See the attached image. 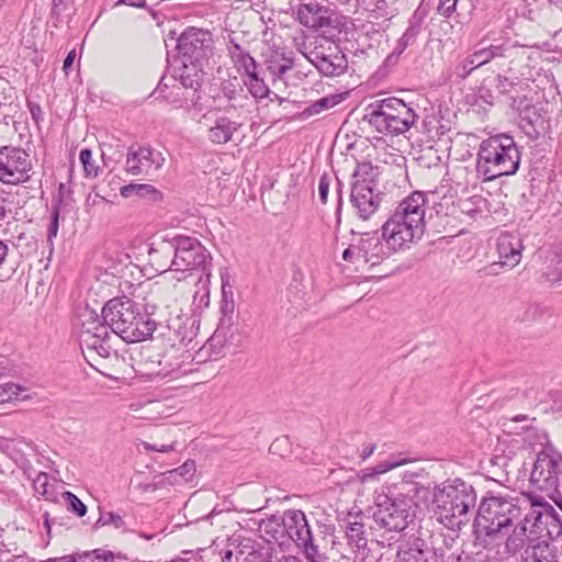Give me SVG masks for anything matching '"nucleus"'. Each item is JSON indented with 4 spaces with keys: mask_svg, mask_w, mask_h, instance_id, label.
<instances>
[{
    "mask_svg": "<svg viewBox=\"0 0 562 562\" xmlns=\"http://www.w3.org/2000/svg\"><path fill=\"white\" fill-rule=\"evenodd\" d=\"M176 236L154 241L148 250L149 262L159 273L175 271Z\"/></svg>",
    "mask_w": 562,
    "mask_h": 562,
    "instance_id": "a211bd4d",
    "label": "nucleus"
},
{
    "mask_svg": "<svg viewBox=\"0 0 562 562\" xmlns=\"http://www.w3.org/2000/svg\"><path fill=\"white\" fill-rule=\"evenodd\" d=\"M445 549L437 547L432 536H412L397 550L398 562H442Z\"/></svg>",
    "mask_w": 562,
    "mask_h": 562,
    "instance_id": "4468645a",
    "label": "nucleus"
},
{
    "mask_svg": "<svg viewBox=\"0 0 562 562\" xmlns=\"http://www.w3.org/2000/svg\"><path fill=\"white\" fill-rule=\"evenodd\" d=\"M392 248L385 243L382 235L378 232L363 233L357 243V260L379 265L384 258L389 257Z\"/></svg>",
    "mask_w": 562,
    "mask_h": 562,
    "instance_id": "f3484780",
    "label": "nucleus"
},
{
    "mask_svg": "<svg viewBox=\"0 0 562 562\" xmlns=\"http://www.w3.org/2000/svg\"><path fill=\"white\" fill-rule=\"evenodd\" d=\"M488 64L486 56L476 45L474 50L458 59L453 74L459 80H465L475 69Z\"/></svg>",
    "mask_w": 562,
    "mask_h": 562,
    "instance_id": "393cba45",
    "label": "nucleus"
},
{
    "mask_svg": "<svg viewBox=\"0 0 562 562\" xmlns=\"http://www.w3.org/2000/svg\"><path fill=\"white\" fill-rule=\"evenodd\" d=\"M426 474L420 471V472H404L403 475H402V479L400 482L397 483H394L392 486H404V485H409V483H416V482H419V481H423V479H425Z\"/></svg>",
    "mask_w": 562,
    "mask_h": 562,
    "instance_id": "6e6d98bb",
    "label": "nucleus"
},
{
    "mask_svg": "<svg viewBox=\"0 0 562 562\" xmlns=\"http://www.w3.org/2000/svg\"><path fill=\"white\" fill-rule=\"evenodd\" d=\"M310 63L326 77H338L348 69V59L335 40L316 37L304 54Z\"/></svg>",
    "mask_w": 562,
    "mask_h": 562,
    "instance_id": "1a4fd4ad",
    "label": "nucleus"
},
{
    "mask_svg": "<svg viewBox=\"0 0 562 562\" xmlns=\"http://www.w3.org/2000/svg\"><path fill=\"white\" fill-rule=\"evenodd\" d=\"M228 55L239 72L245 68L249 69L252 64L257 63L241 45H234L232 48H228Z\"/></svg>",
    "mask_w": 562,
    "mask_h": 562,
    "instance_id": "e433bc0d",
    "label": "nucleus"
},
{
    "mask_svg": "<svg viewBox=\"0 0 562 562\" xmlns=\"http://www.w3.org/2000/svg\"><path fill=\"white\" fill-rule=\"evenodd\" d=\"M338 102H339L338 95H327V97L321 98L317 101L310 104L307 108H305L303 114H305L306 116L317 115L321 112L335 106L336 104H338Z\"/></svg>",
    "mask_w": 562,
    "mask_h": 562,
    "instance_id": "ea45409f",
    "label": "nucleus"
},
{
    "mask_svg": "<svg viewBox=\"0 0 562 562\" xmlns=\"http://www.w3.org/2000/svg\"><path fill=\"white\" fill-rule=\"evenodd\" d=\"M485 103L490 106L494 104V95L492 91L485 87H481L477 91V94L475 97V103Z\"/></svg>",
    "mask_w": 562,
    "mask_h": 562,
    "instance_id": "e2e57ef3",
    "label": "nucleus"
},
{
    "mask_svg": "<svg viewBox=\"0 0 562 562\" xmlns=\"http://www.w3.org/2000/svg\"><path fill=\"white\" fill-rule=\"evenodd\" d=\"M426 196L415 191L402 200L392 216L382 226V236L393 251L423 237L425 232Z\"/></svg>",
    "mask_w": 562,
    "mask_h": 562,
    "instance_id": "7ed1b4c3",
    "label": "nucleus"
},
{
    "mask_svg": "<svg viewBox=\"0 0 562 562\" xmlns=\"http://www.w3.org/2000/svg\"><path fill=\"white\" fill-rule=\"evenodd\" d=\"M243 74L246 76V78L244 79V81H256V80H260L262 79L260 76H259V72H258V64L255 63L252 64L250 67H249V70L248 68H245L244 70H241Z\"/></svg>",
    "mask_w": 562,
    "mask_h": 562,
    "instance_id": "69168bd1",
    "label": "nucleus"
},
{
    "mask_svg": "<svg viewBox=\"0 0 562 562\" xmlns=\"http://www.w3.org/2000/svg\"><path fill=\"white\" fill-rule=\"evenodd\" d=\"M221 91L224 93V98H226L234 111L246 108L250 102V99L244 88L232 81H224L221 85Z\"/></svg>",
    "mask_w": 562,
    "mask_h": 562,
    "instance_id": "c85d7f7f",
    "label": "nucleus"
},
{
    "mask_svg": "<svg viewBox=\"0 0 562 562\" xmlns=\"http://www.w3.org/2000/svg\"><path fill=\"white\" fill-rule=\"evenodd\" d=\"M530 521L529 515L525 517V520H520L514 524V528L510 533L507 532L505 535L504 541V553L514 557L517 553H521L525 548L528 546L530 538H535L532 536V531L527 535V526L526 522Z\"/></svg>",
    "mask_w": 562,
    "mask_h": 562,
    "instance_id": "5701e85b",
    "label": "nucleus"
},
{
    "mask_svg": "<svg viewBox=\"0 0 562 562\" xmlns=\"http://www.w3.org/2000/svg\"><path fill=\"white\" fill-rule=\"evenodd\" d=\"M458 206L463 214H467L473 220L484 217L490 213L487 199L480 194L460 199Z\"/></svg>",
    "mask_w": 562,
    "mask_h": 562,
    "instance_id": "cd10ccee",
    "label": "nucleus"
},
{
    "mask_svg": "<svg viewBox=\"0 0 562 562\" xmlns=\"http://www.w3.org/2000/svg\"><path fill=\"white\" fill-rule=\"evenodd\" d=\"M165 157L148 145H132L126 155V171L133 176H148L153 170L160 169Z\"/></svg>",
    "mask_w": 562,
    "mask_h": 562,
    "instance_id": "2eb2a0df",
    "label": "nucleus"
},
{
    "mask_svg": "<svg viewBox=\"0 0 562 562\" xmlns=\"http://www.w3.org/2000/svg\"><path fill=\"white\" fill-rule=\"evenodd\" d=\"M282 525L289 538L303 550L308 560L314 562L318 548L314 543L305 514L300 509H288L282 515Z\"/></svg>",
    "mask_w": 562,
    "mask_h": 562,
    "instance_id": "ddd939ff",
    "label": "nucleus"
},
{
    "mask_svg": "<svg viewBox=\"0 0 562 562\" xmlns=\"http://www.w3.org/2000/svg\"><path fill=\"white\" fill-rule=\"evenodd\" d=\"M270 453L278 454L281 458L285 457V452L289 451V440L286 437L276 439L269 448Z\"/></svg>",
    "mask_w": 562,
    "mask_h": 562,
    "instance_id": "5fc2aeb1",
    "label": "nucleus"
},
{
    "mask_svg": "<svg viewBox=\"0 0 562 562\" xmlns=\"http://www.w3.org/2000/svg\"><path fill=\"white\" fill-rule=\"evenodd\" d=\"M103 526H113L116 529L124 527L123 518L113 512H101L98 520L94 524V528H100Z\"/></svg>",
    "mask_w": 562,
    "mask_h": 562,
    "instance_id": "c03bdc74",
    "label": "nucleus"
},
{
    "mask_svg": "<svg viewBox=\"0 0 562 562\" xmlns=\"http://www.w3.org/2000/svg\"><path fill=\"white\" fill-rule=\"evenodd\" d=\"M81 344L88 349L94 350L100 357L109 358L111 353V346L106 340H97L90 333L81 334Z\"/></svg>",
    "mask_w": 562,
    "mask_h": 562,
    "instance_id": "4c0bfd02",
    "label": "nucleus"
},
{
    "mask_svg": "<svg viewBox=\"0 0 562 562\" xmlns=\"http://www.w3.org/2000/svg\"><path fill=\"white\" fill-rule=\"evenodd\" d=\"M27 106H29L31 116L35 122H38L40 120L43 119V112H42V108L40 106V104L34 103V102H27Z\"/></svg>",
    "mask_w": 562,
    "mask_h": 562,
    "instance_id": "774afa93",
    "label": "nucleus"
},
{
    "mask_svg": "<svg viewBox=\"0 0 562 562\" xmlns=\"http://www.w3.org/2000/svg\"><path fill=\"white\" fill-rule=\"evenodd\" d=\"M316 31H322L323 35L321 37H328V40H334L336 36L340 34L347 35L349 30V21L348 18L338 13L330 8H327V13H324L321 16L319 23L317 25Z\"/></svg>",
    "mask_w": 562,
    "mask_h": 562,
    "instance_id": "b1692460",
    "label": "nucleus"
},
{
    "mask_svg": "<svg viewBox=\"0 0 562 562\" xmlns=\"http://www.w3.org/2000/svg\"><path fill=\"white\" fill-rule=\"evenodd\" d=\"M171 473H178L184 481H190L195 473V462L192 460L186 461L181 467L173 470Z\"/></svg>",
    "mask_w": 562,
    "mask_h": 562,
    "instance_id": "13d9d810",
    "label": "nucleus"
},
{
    "mask_svg": "<svg viewBox=\"0 0 562 562\" xmlns=\"http://www.w3.org/2000/svg\"><path fill=\"white\" fill-rule=\"evenodd\" d=\"M417 117L415 111L403 100L387 98L369 104L362 121L381 134L400 135L407 132Z\"/></svg>",
    "mask_w": 562,
    "mask_h": 562,
    "instance_id": "0eeeda50",
    "label": "nucleus"
},
{
    "mask_svg": "<svg viewBox=\"0 0 562 562\" xmlns=\"http://www.w3.org/2000/svg\"><path fill=\"white\" fill-rule=\"evenodd\" d=\"M540 510H533L529 518H533L536 522H540L542 524V519L544 520H549V518H551V516H558L559 514L557 513V510L553 508V506L551 504H549L547 501L543 502V505L542 507H539Z\"/></svg>",
    "mask_w": 562,
    "mask_h": 562,
    "instance_id": "3c124183",
    "label": "nucleus"
},
{
    "mask_svg": "<svg viewBox=\"0 0 562 562\" xmlns=\"http://www.w3.org/2000/svg\"><path fill=\"white\" fill-rule=\"evenodd\" d=\"M496 249L502 266L512 269L520 262L522 241L517 235L501 234L497 238Z\"/></svg>",
    "mask_w": 562,
    "mask_h": 562,
    "instance_id": "412c9836",
    "label": "nucleus"
},
{
    "mask_svg": "<svg viewBox=\"0 0 562 562\" xmlns=\"http://www.w3.org/2000/svg\"><path fill=\"white\" fill-rule=\"evenodd\" d=\"M190 359L191 355H186L172 345L164 353H160L157 378H177L188 373L191 369H187L186 364H189Z\"/></svg>",
    "mask_w": 562,
    "mask_h": 562,
    "instance_id": "aec40b11",
    "label": "nucleus"
},
{
    "mask_svg": "<svg viewBox=\"0 0 562 562\" xmlns=\"http://www.w3.org/2000/svg\"><path fill=\"white\" fill-rule=\"evenodd\" d=\"M387 490L386 494L392 497L406 498L411 502V506L417 501L427 499L429 495V488L424 485L423 481L404 486H391Z\"/></svg>",
    "mask_w": 562,
    "mask_h": 562,
    "instance_id": "bb28decb",
    "label": "nucleus"
},
{
    "mask_svg": "<svg viewBox=\"0 0 562 562\" xmlns=\"http://www.w3.org/2000/svg\"><path fill=\"white\" fill-rule=\"evenodd\" d=\"M476 498L474 487L461 479L435 487L434 502L438 520L449 529H461L470 521Z\"/></svg>",
    "mask_w": 562,
    "mask_h": 562,
    "instance_id": "39448f33",
    "label": "nucleus"
},
{
    "mask_svg": "<svg viewBox=\"0 0 562 562\" xmlns=\"http://www.w3.org/2000/svg\"><path fill=\"white\" fill-rule=\"evenodd\" d=\"M80 162L83 166L86 177H97L99 167L92 160V151L89 148H83L79 153Z\"/></svg>",
    "mask_w": 562,
    "mask_h": 562,
    "instance_id": "49530a36",
    "label": "nucleus"
},
{
    "mask_svg": "<svg viewBox=\"0 0 562 562\" xmlns=\"http://www.w3.org/2000/svg\"><path fill=\"white\" fill-rule=\"evenodd\" d=\"M529 418L527 415H516L512 418H504L503 427L504 431L510 435H520L524 431H527L531 428L529 425L518 426L520 422H528Z\"/></svg>",
    "mask_w": 562,
    "mask_h": 562,
    "instance_id": "79ce46f5",
    "label": "nucleus"
},
{
    "mask_svg": "<svg viewBox=\"0 0 562 562\" xmlns=\"http://www.w3.org/2000/svg\"><path fill=\"white\" fill-rule=\"evenodd\" d=\"M374 168L370 162L359 164L352 173L350 202L359 218L369 220L380 207L384 193L376 190Z\"/></svg>",
    "mask_w": 562,
    "mask_h": 562,
    "instance_id": "6e6552de",
    "label": "nucleus"
},
{
    "mask_svg": "<svg viewBox=\"0 0 562 562\" xmlns=\"http://www.w3.org/2000/svg\"><path fill=\"white\" fill-rule=\"evenodd\" d=\"M101 317L112 333L127 342L145 340L157 329V322L144 307L126 296L109 300L102 308Z\"/></svg>",
    "mask_w": 562,
    "mask_h": 562,
    "instance_id": "20e7f679",
    "label": "nucleus"
},
{
    "mask_svg": "<svg viewBox=\"0 0 562 562\" xmlns=\"http://www.w3.org/2000/svg\"><path fill=\"white\" fill-rule=\"evenodd\" d=\"M330 186V178L327 173H324L319 178L318 182V196L322 204H326Z\"/></svg>",
    "mask_w": 562,
    "mask_h": 562,
    "instance_id": "bf43d9fd",
    "label": "nucleus"
},
{
    "mask_svg": "<svg viewBox=\"0 0 562 562\" xmlns=\"http://www.w3.org/2000/svg\"><path fill=\"white\" fill-rule=\"evenodd\" d=\"M357 3L370 19L389 20L397 13L395 0H357Z\"/></svg>",
    "mask_w": 562,
    "mask_h": 562,
    "instance_id": "a878e982",
    "label": "nucleus"
},
{
    "mask_svg": "<svg viewBox=\"0 0 562 562\" xmlns=\"http://www.w3.org/2000/svg\"><path fill=\"white\" fill-rule=\"evenodd\" d=\"M222 560L223 562H260V557L254 550L247 554L244 551L234 554L232 550H227Z\"/></svg>",
    "mask_w": 562,
    "mask_h": 562,
    "instance_id": "a18cd8bd",
    "label": "nucleus"
},
{
    "mask_svg": "<svg viewBox=\"0 0 562 562\" xmlns=\"http://www.w3.org/2000/svg\"><path fill=\"white\" fill-rule=\"evenodd\" d=\"M226 337L224 333L223 322L216 328L214 334L209 338L205 345L200 349V352L209 353L210 358L216 359L224 351Z\"/></svg>",
    "mask_w": 562,
    "mask_h": 562,
    "instance_id": "c9c22d12",
    "label": "nucleus"
},
{
    "mask_svg": "<svg viewBox=\"0 0 562 562\" xmlns=\"http://www.w3.org/2000/svg\"><path fill=\"white\" fill-rule=\"evenodd\" d=\"M521 498L510 493L487 492L473 520L474 546L494 550L514 524L520 521Z\"/></svg>",
    "mask_w": 562,
    "mask_h": 562,
    "instance_id": "f03ea898",
    "label": "nucleus"
},
{
    "mask_svg": "<svg viewBox=\"0 0 562 562\" xmlns=\"http://www.w3.org/2000/svg\"><path fill=\"white\" fill-rule=\"evenodd\" d=\"M420 31L422 20L416 18L411 19L406 31L397 41L393 54L401 55L408 46L413 45L416 42L417 36L420 34Z\"/></svg>",
    "mask_w": 562,
    "mask_h": 562,
    "instance_id": "f704fd0d",
    "label": "nucleus"
},
{
    "mask_svg": "<svg viewBox=\"0 0 562 562\" xmlns=\"http://www.w3.org/2000/svg\"><path fill=\"white\" fill-rule=\"evenodd\" d=\"M520 150L514 138L498 134L484 139L477 153V170L487 181L515 175L520 166Z\"/></svg>",
    "mask_w": 562,
    "mask_h": 562,
    "instance_id": "423d86ee",
    "label": "nucleus"
},
{
    "mask_svg": "<svg viewBox=\"0 0 562 562\" xmlns=\"http://www.w3.org/2000/svg\"><path fill=\"white\" fill-rule=\"evenodd\" d=\"M353 521L348 520L345 532L348 544L356 551H359L366 549L368 540L364 536L363 524L358 521L357 517H353Z\"/></svg>",
    "mask_w": 562,
    "mask_h": 562,
    "instance_id": "72a5a7b5",
    "label": "nucleus"
},
{
    "mask_svg": "<svg viewBox=\"0 0 562 562\" xmlns=\"http://www.w3.org/2000/svg\"><path fill=\"white\" fill-rule=\"evenodd\" d=\"M244 85L247 87L248 92L255 99H263L270 94V89L266 85L263 79L251 81H244Z\"/></svg>",
    "mask_w": 562,
    "mask_h": 562,
    "instance_id": "de8ad7c7",
    "label": "nucleus"
},
{
    "mask_svg": "<svg viewBox=\"0 0 562 562\" xmlns=\"http://www.w3.org/2000/svg\"><path fill=\"white\" fill-rule=\"evenodd\" d=\"M175 271H201L206 281L211 277L212 257L207 249L194 237L176 235Z\"/></svg>",
    "mask_w": 562,
    "mask_h": 562,
    "instance_id": "9d476101",
    "label": "nucleus"
},
{
    "mask_svg": "<svg viewBox=\"0 0 562 562\" xmlns=\"http://www.w3.org/2000/svg\"><path fill=\"white\" fill-rule=\"evenodd\" d=\"M408 460L405 458L391 456L389 460L380 462L373 468H367L361 470L359 473V479L362 483H366L370 480L375 479L379 474H383L390 470L406 464Z\"/></svg>",
    "mask_w": 562,
    "mask_h": 562,
    "instance_id": "7c9ffc66",
    "label": "nucleus"
},
{
    "mask_svg": "<svg viewBox=\"0 0 562 562\" xmlns=\"http://www.w3.org/2000/svg\"><path fill=\"white\" fill-rule=\"evenodd\" d=\"M63 498L68 512L76 514L78 517H83L87 514V506L72 492H64Z\"/></svg>",
    "mask_w": 562,
    "mask_h": 562,
    "instance_id": "37998d69",
    "label": "nucleus"
},
{
    "mask_svg": "<svg viewBox=\"0 0 562 562\" xmlns=\"http://www.w3.org/2000/svg\"><path fill=\"white\" fill-rule=\"evenodd\" d=\"M32 178L30 155L21 147L0 146V181L20 184Z\"/></svg>",
    "mask_w": 562,
    "mask_h": 562,
    "instance_id": "f8f14e48",
    "label": "nucleus"
},
{
    "mask_svg": "<svg viewBox=\"0 0 562 562\" xmlns=\"http://www.w3.org/2000/svg\"><path fill=\"white\" fill-rule=\"evenodd\" d=\"M243 123L226 115L217 116L207 130V139L215 145H224L235 139Z\"/></svg>",
    "mask_w": 562,
    "mask_h": 562,
    "instance_id": "4be33fe9",
    "label": "nucleus"
},
{
    "mask_svg": "<svg viewBox=\"0 0 562 562\" xmlns=\"http://www.w3.org/2000/svg\"><path fill=\"white\" fill-rule=\"evenodd\" d=\"M327 8L318 3H303L297 10V18L301 24L308 29H317L321 16L327 13Z\"/></svg>",
    "mask_w": 562,
    "mask_h": 562,
    "instance_id": "c756f323",
    "label": "nucleus"
},
{
    "mask_svg": "<svg viewBox=\"0 0 562 562\" xmlns=\"http://www.w3.org/2000/svg\"><path fill=\"white\" fill-rule=\"evenodd\" d=\"M519 562H559V547L543 536L530 538Z\"/></svg>",
    "mask_w": 562,
    "mask_h": 562,
    "instance_id": "6ab92c4d",
    "label": "nucleus"
},
{
    "mask_svg": "<svg viewBox=\"0 0 562 562\" xmlns=\"http://www.w3.org/2000/svg\"><path fill=\"white\" fill-rule=\"evenodd\" d=\"M213 104L212 108L217 111H224L226 113H229L232 111V108L229 103L227 102L226 98H224V93L220 90V93L212 95Z\"/></svg>",
    "mask_w": 562,
    "mask_h": 562,
    "instance_id": "680f3d73",
    "label": "nucleus"
},
{
    "mask_svg": "<svg viewBox=\"0 0 562 562\" xmlns=\"http://www.w3.org/2000/svg\"><path fill=\"white\" fill-rule=\"evenodd\" d=\"M123 198L138 196L150 201H158L161 193L151 184L147 183H130L120 189Z\"/></svg>",
    "mask_w": 562,
    "mask_h": 562,
    "instance_id": "473e14b6",
    "label": "nucleus"
},
{
    "mask_svg": "<svg viewBox=\"0 0 562 562\" xmlns=\"http://www.w3.org/2000/svg\"><path fill=\"white\" fill-rule=\"evenodd\" d=\"M510 106L517 111L530 109V104L526 97H512Z\"/></svg>",
    "mask_w": 562,
    "mask_h": 562,
    "instance_id": "338daca9",
    "label": "nucleus"
},
{
    "mask_svg": "<svg viewBox=\"0 0 562 562\" xmlns=\"http://www.w3.org/2000/svg\"><path fill=\"white\" fill-rule=\"evenodd\" d=\"M21 387L13 383L0 385V404L18 398Z\"/></svg>",
    "mask_w": 562,
    "mask_h": 562,
    "instance_id": "864d4df0",
    "label": "nucleus"
},
{
    "mask_svg": "<svg viewBox=\"0 0 562 562\" xmlns=\"http://www.w3.org/2000/svg\"><path fill=\"white\" fill-rule=\"evenodd\" d=\"M477 46L483 52V55L486 56L487 63L495 58L504 57L505 53L508 50L506 43L498 41L487 44L486 40H482Z\"/></svg>",
    "mask_w": 562,
    "mask_h": 562,
    "instance_id": "58836bf2",
    "label": "nucleus"
},
{
    "mask_svg": "<svg viewBox=\"0 0 562 562\" xmlns=\"http://www.w3.org/2000/svg\"><path fill=\"white\" fill-rule=\"evenodd\" d=\"M159 359L160 352L151 348H144L139 353L138 372L151 379L157 378Z\"/></svg>",
    "mask_w": 562,
    "mask_h": 562,
    "instance_id": "2f4dec72",
    "label": "nucleus"
},
{
    "mask_svg": "<svg viewBox=\"0 0 562 562\" xmlns=\"http://www.w3.org/2000/svg\"><path fill=\"white\" fill-rule=\"evenodd\" d=\"M109 325L102 319V322H99L95 324V322H92L91 326L87 327L82 333H90L97 340H106L109 341L110 333H109Z\"/></svg>",
    "mask_w": 562,
    "mask_h": 562,
    "instance_id": "09e8293b",
    "label": "nucleus"
},
{
    "mask_svg": "<svg viewBox=\"0 0 562 562\" xmlns=\"http://www.w3.org/2000/svg\"><path fill=\"white\" fill-rule=\"evenodd\" d=\"M176 49L182 63L179 82L186 90L179 106L202 111L200 90L205 77L203 67L213 56L212 33L198 27H187L177 38Z\"/></svg>",
    "mask_w": 562,
    "mask_h": 562,
    "instance_id": "f257e3e1",
    "label": "nucleus"
},
{
    "mask_svg": "<svg viewBox=\"0 0 562 562\" xmlns=\"http://www.w3.org/2000/svg\"><path fill=\"white\" fill-rule=\"evenodd\" d=\"M79 562H114V553L104 549L86 551L79 554Z\"/></svg>",
    "mask_w": 562,
    "mask_h": 562,
    "instance_id": "a19ab883",
    "label": "nucleus"
},
{
    "mask_svg": "<svg viewBox=\"0 0 562 562\" xmlns=\"http://www.w3.org/2000/svg\"><path fill=\"white\" fill-rule=\"evenodd\" d=\"M562 474V460L550 456L538 457L533 463L530 482L540 491L551 494L559 490V475Z\"/></svg>",
    "mask_w": 562,
    "mask_h": 562,
    "instance_id": "dca6fc26",
    "label": "nucleus"
},
{
    "mask_svg": "<svg viewBox=\"0 0 562 562\" xmlns=\"http://www.w3.org/2000/svg\"><path fill=\"white\" fill-rule=\"evenodd\" d=\"M496 89L502 94H509L516 90V87L519 85V81L512 80L503 75H497L495 78Z\"/></svg>",
    "mask_w": 562,
    "mask_h": 562,
    "instance_id": "603ef678",
    "label": "nucleus"
},
{
    "mask_svg": "<svg viewBox=\"0 0 562 562\" xmlns=\"http://www.w3.org/2000/svg\"><path fill=\"white\" fill-rule=\"evenodd\" d=\"M372 519L376 527L385 531L401 532L412 521L411 502L386 493L381 494L376 497Z\"/></svg>",
    "mask_w": 562,
    "mask_h": 562,
    "instance_id": "9b49d317",
    "label": "nucleus"
},
{
    "mask_svg": "<svg viewBox=\"0 0 562 562\" xmlns=\"http://www.w3.org/2000/svg\"><path fill=\"white\" fill-rule=\"evenodd\" d=\"M458 3H464L465 7H470V0H440L438 5V12L442 16L449 18L453 12L458 11Z\"/></svg>",
    "mask_w": 562,
    "mask_h": 562,
    "instance_id": "8fccbe9b",
    "label": "nucleus"
},
{
    "mask_svg": "<svg viewBox=\"0 0 562 562\" xmlns=\"http://www.w3.org/2000/svg\"><path fill=\"white\" fill-rule=\"evenodd\" d=\"M59 206H53L47 237L50 240L56 237L59 227Z\"/></svg>",
    "mask_w": 562,
    "mask_h": 562,
    "instance_id": "052dcab7",
    "label": "nucleus"
},
{
    "mask_svg": "<svg viewBox=\"0 0 562 562\" xmlns=\"http://www.w3.org/2000/svg\"><path fill=\"white\" fill-rule=\"evenodd\" d=\"M267 68L278 78H282V76L289 71V66H283L279 58L273 59V57L267 60Z\"/></svg>",
    "mask_w": 562,
    "mask_h": 562,
    "instance_id": "4d7b16f0",
    "label": "nucleus"
},
{
    "mask_svg": "<svg viewBox=\"0 0 562 562\" xmlns=\"http://www.w3.org/2000/svg\"><path fill=\"white\" fill-rule=\"evenodd\" d=\"M47 484H48V476L46 473L41 472L37 477L34 480L33 486L36 493L46 495L47 493Z\"/></svg>",
    "mask_w": 562,
    "mask_h": 562,
    "instance_id": "0e129e2a",
    "label": "nucleus"
}]
</instances>
